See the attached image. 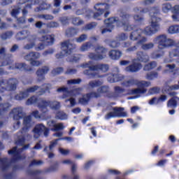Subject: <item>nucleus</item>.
Wrapping results in <instances>:
<instances>
[{
    "mask_svg": "<svg viewBox=\"0 0 179 179\" xmlns=\"http://www.w3.org/2000/svg\"><path fill=\"white\" fill-rule=\"evenodd\" d=\"M106 92H108V87H107V86L101 87V88H99L98 90L99 94H97L96 92H92L91 94L84 95L83 96V98L79 99V103L80 104H87V103H89V100H90V99H92V97H99V96H100V94H101V93H106Z\"/></svg>",
    "mask_w": 179,
    "mask_h": 179,
    "instance_id": "nucleus-12",
    "label": "nucleus"
},
{
    "mask_svg": "<svg viewBox=\"0 0 179 179\" xmlns=\"http://www.w3.org/2000/svg\"><path fill=\"white\" fill-rule=\"evenodd\" d=\"M140 62H149V56L143 52H137V59H134L132 61V64L126 67V72H138V71H141L142 69V64Z\"/></svg>",
    "mask_w": 179,
    "mask_h": 179,
    "instance_id": "nucleus-4",
    "label": "nucleus"
},
{
    "mask_svg": "<svg viewBox=\"0 0 179 179\" xmlns=\"http://www.w3.org/2000/svg\"><path fill=\"white\" fill-rule=\"evenodd\" d=\"M96 54L90 53L88 57L90 58V59L100 61V59H103V58H106V53L107 52V50L103 47H98L96 48Z\"/></svg>",
    "mask_w": 179,
    "mask_h": 179,
    "instance_id": "nucleus-19",
    "label": "nucleus"
},
{
    "mask_svg": "<svg viewBox=\"0 0 179 179\" xmlns=\"http://www.w3.org/2000/svg\"><path fill=\"white\" fill-rule=\"evenodd\" d=\"M41 57V55H40V53L37 52H31L24 57V59H26V61H30V64L32 66H40L41 62L36 59H38Z\"/></svg>",
    "mask_w": 179,
    "mask_h": 179,
    "instance_id": "nucleus-17",
    "label": "nucleus"
},
{
    "mask_svg": "<svg viewBox=\"0 0 179 179\" xmlns=\"http://www.w3.org/2000/svg\"><path fill=\"white\" fill-rule=\"evenodd\" d=\"M12 36H13V33H12V31H8L5 34H3L1 35V38L2 40H6L8 38H10Z\"/></svg>",
    "mask_w": 179,
    "mask_h": 179,
    "instance_id": "nucleus-45",
    "label": "nucleus"
},
{
    "mask_svg": "<svg viewBox=\"0 0 179 179\" xmlns=\"http://www.w3.org/2000/svg\"><path fill=\"white\" fill-rule=\"evenodd\" d=\"M23 128L22 131V136H18V141L16 142L17 145H24V134L29 131V128H31L33 125V121L31 120V116L29 115L24 117Z\"/></svg>",
    "mask_w": 179,
    "mask_h": 179,
    "instance_id": "nucleus-9",
    "label": "nucleus"
},
{
    "mask_svg": "<svg viewBox=\"0 0 179 179\" xmlns=\"http://www.w3.org/2000/svg\"><path fill=\"white\" fill-rule=\"evenodd\" d=\"M164 55V52H162L161 53H153L152 55V58H153V59H157V58H160V57H163Z\"/></svg>",
    "mask_w": 179,
    "mask_h": 179,
    "instance_id": "nucleus-56",
    "label": "nucleus"
},
{
    "mask_svg": "<svg viewBox=\"0 0 179 179\" xmlns=\"http://www.w3.org/2000/svg\"><path fill=\"white\" fill-rule=\"evenodd\" d=\"M10 114L13 116V120L17 121L13 127L14 129H17L19 127H20V122L19 120L23 118V108L22 107L15 108L12 110Z\"/></svg>",
    "mask_w": 179,
    "mask_h": 179,
    "instance_id": "nucleus-14",
    "label": "nucleus"
},
{
    "mask_svg": "<svg viewBox=\"0 0 179 179\" xmlns=\"http://www.w3.org/2000/svg\"><path fill=\"white\" fill-rule=\"evenodd\" d=\"M157 76H158V74L157 72H152V73H148L145 78L148 80H153V79H156Z\"/></svg>",
    "mask_w": 179,
    "mask_h": 179,
    "instance_id": "nucleus-38",
    "label": "nucleus"
},
{
    "mask_svg": "<svg viewBox=\"0 0 179 179\" xmlns=\"http://www.w3.org/2000/svg\"><path fill=\"white\" fill-rule=\"evenodd\" d=\"M48 71H50V69L47 66H45L41 69L38 70L36 72V75L38 76V80H44V76L48 72Z\"/></svg>",
    "mask_w": 179,
    "mask_h": 179,
    "instance_id": "nucleus-27",
    "label": "nucleus"
},
{
    "mask_svg": "<svg viewBox=\"0 0 179 179\" xmlns=\"http://www.w3.org/2000/svg\"><path fill=\"white\" fill-rule=\"evenodd\" d=\"M153 47H155V43H148L143 44L141 45L142 50H144L145 51L148 50H152Z\"/></svg>",
    "mask_w": 179,
    "mask_h": 179,
    "instance_id": "nucleus-37",
    "label": "nucleus"
},
{
    "mask_svg": "<svg viewBox=\"0 0 179 179\" xmlns=\"http://www.w3.org/2000/svg\"><path fill=\"white\" fill-rule=\"evenodd\" d=\"M179 103L178 96H175L171 99L167 103V107H170L171 108H176L177 107V104Z\"/></svg>",
    "mask_w": 179,
    "mask_h": 179,
    "instance_id": "nucleus-29",
    "label": "nucleus"
},
{
    "mask_svg": "<svg viewBox=\"0 0 179 179\" xmlns=\"http://www.w3.org/2000/svg\"><path fill=\"white\" fill-rule=\"evenodd\" d=\"M56 118L57 120H68V115L64 111H59L56 114Z\"/></svg>",
    "mask_w": 179,
    "mask_h": 179,
    "instance_id": "nucleus-34",
    "label": "nucleus"
},
{
    "mask_svg": "<svg viewBox=\"0 0 179 179\" xmlns=\"http://www.w3.org/2000/svg\"><path fill=\"white\" fill-rule=\"evenodd\" d=\"M64 72V69L59 67L57 69H54L52 71V75H59V73H62Z\"/></svg>",
    "mask_w": 179,
    "mask_h": 179,
    "instance_id": "nucleus-51",
    "label": "nucleus"
},
{
    "mask_svg": "<svg viewBox=\"0 0 179 179\" xmlns=\"http://www.w3.org/2000/svg\"><path fill=\"white\" fill-rule=\"evenodd\" d=\"M58 141H60V139L58 138V139L55 140L54 141H52L50 143L49 148H45L44 149V150L45 151V150H47V149H50V150H52V149H54L55 148V146H57V143H58Z\"/></svg>",
    "mask_w": 179,
    "mask_h": 179,
    "instance_id": "nucleus-42",
    "label": "nucleus"
},
{
    "mask_svg": "<svg viewBox=\"0 0 179 179\" xmlns=\"http://www.w3.org/2000/svg\"><path fill=\"white\" fill-rule=\"evenodd\" d=\"M16 85H17V79L0 80V93H3L6 90H8V92L10 90H15Z\"/></svg>",
    "mask_w": 179,
    "mask_h": 179,
    "instance_id": "nucleus-11",
    "label": "nucleus"
},
{
    "mask_svg": "<svg viewBox=\"0 0 179 179\" xmlns=\"http://www.w3.org/2000/svg\"><path fill=\"white\" fill-rule=\"evenodd\" d=\"M76 48V46L72 43V41H65L62 43V52L60 55H57L56 57L59 59L62 58V57H68V55H71L72 54L73 50Z\"/></svg>",
    "mask_w": 179,
    "mask_h": 179,
    "instance_id": "nucleus-10",
    "label": "nucleus"
},
{
    "mask_svg": "<svg viewBox=\"0 0 179 179\" xmlns=\"http://www.w3.org/2000/svg\"><path fill=\"white\" fill-rule=\"evenodd\" d=\"M86 38H87V36L83 34L78 38L76 39V41L77 43H82L83 41H85Z\"/></svg>",
    "mask_w": 179,
    "mask_h": 179,
    "instance_id": "nucleus-60",
    "label": "nucleus"
},
{
    "mask_svg": "<svg viewBox=\"0 0 179 179\" xmlns=\"http://www.w3.org/2000/svg\"><path fill=\"white\" fill-rule=\"evenodd\" d=\"M131 15L126 14L122 17V22L119 21L117 17H111L104 21L106 24V29H102L101 33L104 34L108 31L109 33L113 31L115 26L117 27H122L124 31H131L129 38L132 41H136L142 37V29L140 28H136V27H132L129 24V20Z\"/></svg>",
    "mask_w": 179,
    "mask_h": 179,
    "instance_id": "nucleus-1",
    "label": "nucleus"
},
{
    "mask_svg": "<svg viewBox=\"0 0 179 179\" xmlns=\"http://www.w3.org/2000/svg\"><path fill=\"white\" fill-rule=\"evenodd\" d=\"M79 59V56L76 55V56H69L67 59V61L69 62H76V61H78Z\"/></svg>",
    "mask_w": 179,
    "mask_h": 179,
    "instance_id": "nucleus-49",
    "label": "nucleus"
},
{
    "mask_svg": "<svg viewBox=\"0 0 179 179\" xmlns=\"http://www.w3.org/2000/svg\"><path fill=\"white\" fill-rule=\"evenodd\" d=\"M91 45L92 44H90V43H87L83 44L80 48V51H83V52L87 51V50L90 48Z\"/></svg>",
    "mask_w": 179,
    "mask_h": 179,
    "instance_id": "nucleus-46",
    "label": "nucleus"
},
{
    "mask_svg": "<svg viewBox=\"0 0 179 179\" xmlns=\"http://www.w3.org/2000/svg\"><path fill=\"white\" fill-rule=\"evenodd\" d=\"M83 68H89L90 71L94 72V71H101V72H107L108 71V65L97 64L93 66V62H89L83 64Z\"/></svg>",
    "mask_w": 179,
    "mask_h": 179,
    "instance_id": "nucleus-18",
    "label": "nucleus"
},
{
    "mask_svg": "<svg viewBox=\"0 0 179 179\" xmlns=\"http://www.w3.org/2000/svg\"><path fill=\"white\" fill-rule=\"evenodd\" d=\"M0 66H6V65H12L13 60L9 58V56L5 54V48L0 49Z\"/></svg>",
    "mask_w": 179,
    "mask_h": 179,
    "instance_id": "nucleus-21",
    "label": "nucleus"
},
{
    "mask_svg": "<svg viewBox=\"0 0 179 179\" xmlns=\"http://www.w3.org/2000/svg\"><path fill=\"white\" fill-rule=\"evenodd\" d=\"M179 57V48H176L169 52V57H166L164 60L165 64H170L174 61V57Z\"/></svg>",
    "mask_w": 179,
    "mask_h": 179,
    "instance_id": "nucleus-22",
    "label": "nucleus"
},
{
    "mask_svg": "<svg viewBox=\"0 0 179 179\" xmlns=\"http://www.w3.org/2000/svg\"><path fill=\"white\" fill-rule=\"evenodd\" d=\"M127 38H128V35H126L125 34H120L117 37V41H124Z\"/></svg>",
    "mask_w": 179,
    "mask_h": 179,
    "instance_id": "nucleus-44",
    "label": "nucleus"
},
{
    "mask_svg": "<svg viewBox=\"0 0 179 179\" xmlns=\"http://www.w3.org/2000/svg\"><path fill=\"white\" fill-rule=\"evenodd\" d=\"M36 103L43 113H47V107H50L52 110H58L61 108V104L58 101H50L36 96H32L27 101V106Z\"/></svg>",
    "mask_w": 179,
    "mask_h": 179,
    "instance_id": "nucleus-2",
    "label": "nucleus"
},
{
    "mask_svg": "<svg viewBox=\"0 0 179 179\" xmlns=\"http://www.w3.org/2000/svg\"><path fill=\"white\" fill-rule=\"evenodd\" d=\"M159 92H160V88L157 87H152L149 90L150 94H155L156 93H159Z\"/></svg>",
    "mask_w": 179,
    "mask_h": 179,
    "instance_id": "nucleus-52",
    "label": "nucleus"
},
{
    "mask_svg": "<svg viewBox=\"0 0 179 179\" xmlns=\"http://www.w3.org/2000/svg\"><path fill=\"white\" fill-rule=\"evenodd\" d=\"M135 13H148V8H142V7H136L134 9Z\"/></svg>",
    "mask_w": 179,
    "mask_h": 179,
    "instance_id": "nucleus-39",
    "label": "nucleus"
},
{
    "mask_svg": "<svg viewBox=\"0 0 179 179\" xmlns=\"http://www.w3.org/2000/svg\"><path fill=\"white\" fill-rule=\"evenodd\" d=\"M8 69L12 71L13 69H18L19 71H30L26 64L24 63H17L15 66H10Z\"/></svg>",
    "mask_w": 179,
    "mask_h": 179,
    "instance_id": "nucleus-26",
    "label": "nucleus"
},
{
    "mask_svg": "<svg viewBox=\"0 0 179 179\" xmlns=\"http://www.w3.org/2000/svg\"><path fill=\"white\" fill-rule=\"evenodd\" d=\"M110 47L112 48H117V47H120V43L113 41L109 43Z\"/></svg>",
    "mask_w": 179,
    "mask_h": 179,
    "instance_id": "nucleus-58",
    "label": "nucleus"
},
{
    "mask_svg": "<svg viewBox=\"0 0 179 179\" xmlns=\"http://www.w3.org/2000/svg\"><path fill=\"white\" fill-rule=\"evenodd\" d=\"M134 85H136L138 88L131 90L129 94H143V93H146V89L143 87H149L150 86V82L131 79L123 83V86L126 87L134 86Z\"/></svg>",
    "mask_w": 179,
    "mask_h": 179,
    "instance_id": "nucleus-3",
    "label": "nucleus"
},
{
    "mask_svg": "<svg viewBox=\"0 0 179 179\" xmlns=\"http://www.w3.org/2000/svg\"><path fill=\"white\" fill-rule=\"evenodd\" d=\"M159 99L157 98H152V99L150 100L149 104L150 106H155L156 104H159Z\"/></svg>",
    "mask_w": 179,
    "mask_h": 179,
    "instance_id": "nucleus-55",
    "label": "nucleus"
},
{
    "mask_svg": "<svg viewBox=\"0 0 179 179\" xmlns=\"http://www.w3.org/2000/svg\"><path fill=\"white\" fill-rule=\"evenodd\" d=\"M40 41H45L48 45H51V44L54 43V36L52 35H47L43 36L42 38H39Z\"/></svg>",
    "mask_w": 179,
    "mask_h": 179,
    "instance_id": "nucleus-28",
    "label": "nucleus"
},
{
    "mask_svg": "<svg viewBox=\"0 0 179 179\" xmlns=\"http://www.w3.org/2000/svg\"><path fill=\"white\" fill-rule=\"evenodd\" d=\"M43 132L45 136H48V132H50V130L45 128V126L42 124H36L33 129L34 137L37 139Z\"/></svg>",
    "mask_w": 179,
    "mask_h": 179,
    "instance_id": "nucleus-20",
    "label": "nucleus"
},
{
    "mask_svg": "<svg viewBox=\"0 0 179 179\" xmlns=\"http://www.w3.org/2000/svg\"><path fill=\"white\" fill-rule=\"evenodd\" d=\"M171 12L173 15L179 13V5H175L172 7Z\"/></svg>",
    "mask_w": 179,
    "mask_h": 179,
    "instance_id": "nucleus-57",
    "label": "nucleus"
},
{
    "mask_svg": "<svg viewBox=\"0 0 179 179\" xmlns=\"http://www.w3.org/2000/svg\"><path fill=\"white\" fill-rule=\"evenodd\" d=\"M157 66V63H156V62H152L151 63L146 64L144 66V71H150V69H153Z\"/></svg>",
    "mask_w": 179,
    "mask_h": 179,
    "instance_id": "nucleus-35",
    "label": "nucleus"
},
{
    "mask_svg": "<svg viewBox=\"0 0 179 179\" xmlns=\"http://www.w3.org/2000/svg\"><path fill=\"white\" fill-rule=\"evenodd\" d=\"M58 26H59V24L58 22H51L48 24V27H58Z\"/></svg>",
    "mask_w": 179,
    "mask_h": 179,
    "instance_id": "nucleus-63",
    "label": "nucleus"
},
{
    "mask_svg": "<svg viewBox=\"0 0 179 179\" xmlns=\"http://www.w3.org/2000/svg\"><path fill=\"white\" fill-rule=\"evenodd\" d=\"M36 40H37V36L35 35L28 36V43L24 46V50H31L36 45Z\"/></svg>",
    "mask_w": 179,
    "mask_h": 179,
    "instance_id": "nucleus-24",
    "label": "nucleus"
},
{
    "mask_svg": "<svg viewBox=\"0 0 179 179\" xmlns=\"http://www.w3.org/2000/svg\"><path fill=\"white\" fill-rule=\"evenodd\" d=\"M72 23L76 26H80V24H83V20H80L79 17H75L73 18Z\"/></svg>",
    "mask_w": 179,
    "mask_h": 179,
    "instance_id": "nucleus-41",
    "label": "nucleus"
},
{
    "mask_svg": "<svg viewBox=\"0 0 179 179\" xmlns=\"http://www.w3.org/2000/svg\"><path fill=\"white\" fill-rule=\"evenodd\" d=\"M176 69V64H168L166 66V69L164 70V73H167L169 72H173Z\"/></svg>",
    "mask_w": 179,
    "mask_h": 179,
    "instance_id": "nucleus-40",
    "label": "nucleus"
},
{
    "mask_svg": "<svg viewBox=\"0 0 179 179\" xmlns=\"http://www.w3.org/2000/svg\"><path fill=\"white\" fill-rule=\"evenodd\" d=\"M39 17L41 19H45V20H52V19H54V17L50 15H41Z\"/></svg>",
    "mask_w": 179,
    "mask_h": 179,
    "instance_id": "nucleus-54",
    "label": "nucleus"
},
{
    "mask_svg": "<svg viewBox=\"0 0 179 179\" xmlns=\"http://www.w3.org/2000/svg\"><path fill=\"white\" fill-rule=\"evenodd\" d=\"M103 83L101 81H92L90 83V87H97L100 86Z\"/></svg>",
    "mask_w": 179,
    "mask_h": 179,
    "instance_id": "nucleus-48",
    "label": "nucleus"
},
{
    "mask_svg": "<svg viewBox=\"0 0 179 179\" xmlns=\"http://www.w3.org/2000/svg\"><path fill=\"white\" fill-rule=\"evenodd\" d=\"M121 55H122V52L119 50H111L109 52V57L111 59H120Z\"/></svg>",
    "mask_w": 179,
    "mask_h": 179,
    "instance_id": "nucleus-30",
    "label": "nucleus"
},
{
    "mask_svg": "<svg viewBox=\"0 0 179 179\" xmlns=\"http://www.w3.org/2000/svg\"><path fill=\"white\" fill-rule=\"evenodd\" d=\"M154 43L158 45L159 50H164V48H169V47H174L176 43V41L169 38L166 34H161L157 36L154 40Z\"/></svg>",
    "mask_w": 179,
    "mask_h": 179,
    "instance_id": "nucleus-7",
    "label": "nucleus"
},
{
    "mask_svg": "<svg viewBox=\"0 0 179 179\" xmlns=\"http://www.w3.org/2000/svg\"><path fill=\"white\" fill-rule=\"evenodd\" d=\"M117 117H127V112L124 111V108H112L110 111L105 115V120H111V118H116Z\"/></svg>",
    "mask_w": 179,
    "mask_h": 179,
    "instance_id": "nucleus-13",
    "label": "nucleus"
},
{
    "mask_svg": "<svg viewBox=\"0 0 179 179\" xmlns=\"http://www.w3.org/2000/svg\"><path fill=\"white\" fill-rule=\"evenodd\" d=\"M142 34H145V36H150L155 34V32L152 31V27L150 26H148L143 30H142Z\"/></svg>",
    "mask_w": 179,
    "mask_h": 179,
    "instance_id": "nucleus-33",
    "label": "nucleus"
},
{
    "mask_svg": "<svg viewBox=\"0 0 179 179\" xmlns=\"http://www.w3.org/2000/svg\"><path fill=\"white\" fill-rule=\"evenodd\" d=\"M169 34H177L179 33V25H171L167 30Z\"/></svg>",
    "mask_w": 179,
    "mask_h": 179,
    "instance_id": "nucleus-32",
    "label": "nucleus"
},
{
    "mask_svg": "<svg viewBox=\"0 0 179 179\" xmlns=\"http://www.w3.org/2000/svg\"><path fill=\"white\" fill-rule=\"evenodd\" d=\"M20 152H22V150H17V148L15 147L12 150L8 151V155H17V153H19Z\"/></svg>",
    "mask_w": 179,
    "mask_h": 179,
    "instance_id": "nucleus-47",
    "label": "nucleus"
},
{
    "mask_svg": "<svg viewBox=\"0 0 179 179\" xmlns=\"http://www.w3.org/2000/svg\"><path fill=\"white\" fill-rule=\"evenodd\" d=\"M59 152L63 156H66V155H69V150H65L64 148H59Z\"/></svg>",
    "mask_w": 179,
    "mask_h": 179,
    "instance_id": "nucleus-59",
    "label": "nucleus"
},
{
    "mask_svg": "<svg viewBox=\"0 0 179 179\" xmlns=\"http://www.w3.org/2000/svg\"><path fill=\"white\" fill-rule=\"evenodd\" d=\"M113 3H98L94 6V9L95 10H96V13H95L94 14V17L95 19H97V17H99V16H101V15H103V13H104V10L102 9L101 8H103V6H105V8L106 9H108V8H110V6H113V5H115L116 2L115 0H112Z\"/></svg>",
    "mask_w": 179,
    "mask_h": 179,
    "instance_id": "nucleus-16",
    "label": "nucleus"
},
{
    "mask_svg": "<svg viewBox=\"0 0 179 179\" xmlns=\"http://www.w3.org/2000/svg\"><path fill=\"white\" fill-rule=\"evenodd\" d=\"M168 90H179V81H178V84H176V85L169 87Z\"/></svg>",
    "mask_w": 179,
    "mask_h": 179,
    "instance_id": "nucleus-61",
    "label": "nucleus"
},
{
    "mask_svg": "<svg viewBox=\"0 0 179 179\" xmlns=\"http://www.w3.org/2000/svg\"><path fill=\"white\" fill-rule=\"evenodd\" d=\"M48 125L51 129V131H61L62 129H65V126H64V123H58L55 122V120H50L48 122Z\"/></svg>",
    "mask_w": 179,
    "mask_h": 179,
    "instance_id": "nucleus-23",
    "label": "nucleus"
},
{
    "mask_svg": "<svg viewBox=\"0 0 179 179\" xmlns=\"http://www.w3.org/2000/svg\"><path fill=\"white\" fill-rule=\"evenodd\" d=\"M60 22H62V24H68L69 22V18H68V17H64L60 19Z\"/></svg>",
    "mask_w": 179,
    "mask_h": 179,
    "instance_id": "nucleus-62",
    "label": "nucleus"
},
{
    "mask_svg": "<svg viewBox=\"0 0 179 179\" xmlns=\"http://www.w3.org/2000/svg\"><path fill=\"white\" fill-rule=\"evenodd\" d=\"M57 92H59V93H63V99L70 97V99L66 100V103L67 106H69L70 107H73V106L76 104V100L73 98V96H78V94H80V92H82V90L80 88H77L71 92H69L68 88H65L63 87L57 89Z\"/></svg>",
    "mask_w": 179,
    "mask_h": 179,
    "instance_id": "nucleus-5",
    "label": "nucleus"
},
{
    "mask_svg": "<svg viewBox=\"0 0 179 179\" xmlns=\"http://www.w3.org/2000/svg\"><path fill=\"white\" fill-rule=\"evenodd\" d=\"M10 107V104L9 103H4V104H1L0 105V111L1 113L3 111H8L9 108Z\"/></svg>",
    "mask_w": 179,
    "mask_h": 179,
    "instance_id": "nucleus-43",
    "label": "nucleus"
},
{
    "mask_svg": "<svg viewBox=\"0 0 179 179\" xmlns=\"http://www.w3.org/2000/svg\"><path fill=\"white\" fill-rule=\"evenodd\" d=\"M50 8H51V5L48 4L47 3H43L39 7V10H44L45 9H50Z\"/></svg>",
    "mask_w": 179,
    "mask_h": 179,
    "instance_id": "nucleus-53",
    "label": "nucleus"
},
{
    "mask_svg": "<svg viewBox=\"0 0 179 179\" xmlns=\"http://www.w3.org/2000/svg\"><path fill=\"white\" fill-rule=\"evenodd\" d=\"M30 35V32L27 31H22L21 32H19L16 35L17 40H24V38H29Z\"/></svg>",
    "mask_w": 179,
    "mask_h": 179,
    "instance_id": "nucleus-31",
    "label": "nucleus"
},
{
    "mask_svg": "<svg viewBox=\"0 0 179 179\" xmlns=\"http://www.w3.org/2000/svg\"><path fill=\"white\" fill-rule=\"evenodd\" d=\"M82 82L80 79H73V80H70L67 81L68 85H78Z\"/></svg>",
    "mask_w": 179,
    "mask_h": 179,
    "instance_id": "nucleus-50",
    "label": "nucleus"
},
{
    "mask_svg": "<svg viewBox=\"0 0 179 179\" xmlns=\"http://www.w3.org/2000/svg\"><path fill=\"white\" fill-rule=\"evenodd\" d=\"M171 17L173 22H179V13L178 14H173Z\"/></svg>",
    "mask_w": 179,
    "mask_h": 179,
    "instance_id": "nucleus-64",
    "label": "nucleus"
},
{
    "mask_svg": "<svg viewBox=\"0 0 179 179\" xmlns=\"http://www.w3.org/2000/svg\"><path fill=\"white\" fill-rule=\"evenodd\" d=\"M160 10L155 7L150 10V16H151V22L150 27L153 31L154 34H156L160 30V18L156 17L159 15Z\"/></svg>",
    "mask_w": 179,
    "mask_h": 179,
    "instance_id": "nucleus-8",
    "label": "nucleus"
},
{
    "mask_svg": "<svg viewBox=\"0 0 179 179\" xmlns=\"http://www.w3.org/2000/svg\"><path fill=\"white\" fill-rule=\"evenodd\" d=\"M124 79L123 76L118 73L109 74L108 76V80L110 83H114V82H119V80H122Z\"/></svg>",
    "mask_w": 179,
    "mask_h": 179,
    "instance_id": "nucleus-25",
    "label": "nucleus"
},
{
    "mask_svg": "<svg viewBox=\"0 0 179 179\" xmlns=\"http://www.w3.org/2000/svg\"><path fill=\"white\" fill-rule=\"evenodd\" d=\"M172 6L171 4L166 3H164L162 4V11L164 13H169V12H170L171 9H172Z\"/></svg>",
    "mask_w": 179,
    "mask_h": 179,
    "instance_id": "nucleus-36",
    "label": "nucleus"
},
{
    "mask_svg": "<svg viewBox=\"0 0 179 179\" xmlns=\"http://www.w3.org/2000/svg\"><path fill=\"white\" fill-rule=\"evenodd\" d=\"M154 43L158 45L159 50H164V48H169V47H174L176 43V41L169 38L166 34H161L157 36L154 40Z\"/></svg>",
    "mask_w": 179,
    "mask_h": 179,
    "instance_id": "nucleus-6",
    "label": "nucleus"
},
{
    "mask_svg": "<svg viewBox=\"0 0 179 179\" xmlns=\"http://www.w3.org/2000/svg\"><path fill=\"white\" fill-rule=\"evenodd\" d=\"M37 90H38L39 92L38 93L39 96H41V94H44V93H45V91L43 90L41 87H39L38 86H34V87H31L24 92L20 93V94H17L15 96V99L16 100H22V99H26V97H28L30 93H34V92H36Z\"/></svg>",
    "mask_w": 179,
    "mask_h": 179,
    "instance_id": "nucleus-15",
    "label": "nucleus"
}]
</instances>
